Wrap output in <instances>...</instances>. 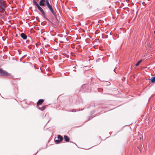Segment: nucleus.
Returning <instances> with one entry per match:
<instances>
[{
	"instance_id": "obj_1",
	"label": "nucleus",
	"mask_w": 155,
	"mask_h": 155,
	"mask_svg": "<svg viewBox=\"0 0 155 155\" xmlns=\"http://www.w3.org/2000/svg\"><path fill=\"white\" fill-rule=\"evenodd\" d=\"M32 2L33 3V5L36 6V7H37L38 10L41 12L42 15L43 16H45V13L42 8L40 7V5H39L38 2L36 1L35 0H33Z\"/></svg>"
},
{
	"instance_id": "obj_2",
	"label": "nucleus",
	"mask_w": 155,
	"mask_h": 155,
	"mask_svg": "<svg viewBox=\"0 0 155 155\" xmlns=\"http://www.w3.org/2000/svg\"><path fill=\"white\" fill-rule=\"evenodd\" d=\"M45 2H46V5L47 6L50 5L49 0H41L39 2L40 6H44L45 5Z\"/></svg>"
},
{
	"instance_id": "obj_3",
	"label": "nucleus",
	"mask_w": 155,
	"mask_h": 155,
	"mask_svg": "<svg viewBox=\"0 0 155 155\" xmlns=\"http://www.w3.org/2000/svg\"><path fill=\"white\" fill-rule=\"evenodd\" d=\"M10 74L7 72L6 71L3 70L0 68V75L2 76H8L10 75Z\"/></svg>"
},
{
	"instance_id": "obj_4",
	"label": "nucleus",
	"mask_w": 155,
	"mask_h": 155,
	"mask_svg": "<svg viewBox=\"0 0 155 155\" xmlns=\"http://www.w3.org/2000/svg\"><path fill=\"white\" fill-rule=\"evenodd\" d=\"M0 6H1V8L3 10H5L6 7V6L5 2L3 3L2 5H0Z\"/></svg>"
},
{
	"instance_id": "obj_5",
	"label": "nucleus",
	"mask_w": 155,
	"mask_h": 155,
	"mask_svg": "<svg viewBox=\"0 0 155 155\" xmlns=\"http://www.w3.org/2000/svg\"><path fill=\"white\" fill-rule=\"evenodd\" d=\"M21 37L24 39L25 40L27 38V36L24 33H21Z\"/></svg>"
},
{
	"instance_id": "obj_6",
	"label": "nucleus",
	"mask_w": 155,
	"mask_h": 155,
	"mask_svg": "<svg viewBox=\"0 0 155 155\" xmlns=\"http://www.w3.org/2000/svg\"><path fill=\"white\" fill-rule=\"evenodd\" d=\"M43 102L44 100L43 99H40L38 101L37 104L38 105H41Z\"/></svg>"
},
{
	"instance_id": "obj_7",
	"label": "nucleus",
	"mask_w": 155,
	"mask_h": 155,
	"mask_svg": "<svg viewBox=\"0 0 155 155\" xmlns=\"http://www.w3.org/2000/svg\"><path fill=\"white\" fill-rule=\"evenodd\" d=\"M64 139L67 142H68L69 141L70 139L67 136L64 135Z\"/></svg>"
},
{
	"instance_id": "obj_8",
	"label": "nucleus",
	"mask_w": 155,
	"mask_h": 155,
	"mask_svg": "<svg viewBox=\"0 0 155 155\" xmlns=\"http://www.w3.org/2000/svg\"><path fill=\"white\" fill-rule=\"evenodd\" d=\"M150 80L151 81L152 83H154L155 82V77H151Z\"/></svg>"
},
{
	"instance_id": "obj_9",
	"label": "nucleus",
	"mask_w": 155,
	"mask_h": 155,
	"mask_svg": "<svg viewBox=\"0 0 155 155\" xmlns=\"http://www.w3.org/2000/svg\"><path fill=\"white\" fill-rule=\"evenodd\" d=\"M58 140H59L60 141H61L63 139V138L61 135H59L58 136Z\"/></svg>"
},
{
	"instance_id": "obj_10",
	"label": "nucleus",
	"mask_w": 155,
	"mask_h": 155,
	"mask_svg": "<svg viewBox=\"0 0 155 155\" xmlns=\"http://www.w3.org/2000/svg\"><path fill=\"white\" fill-rule=\"evenodd\" d=\"M48 8L49 9L50 11H51V12H52V13L54 15V11L53 9L52 8V6H51L50 8Z\"/></svg>"
},
{
	"instance_id": "obj_11",
	"label": "nucleus",
	"mask_w": 155,
	"mask_h": 155,
	"mask_svg": "<svg viewBox=\"0 0 155 155\" xmlns=\"http://www.w3.org/2000/svg\"><path fill=\"white\" fill-rule=\"evenodd\" d=\"M54 141H55V143H56V144H58V143H60V142H61V141H60L59 140H56L55 139H55H54Z\"/></svg>"
},
{
	"instance_id": "obj_12",
	"label": "nucleus",
	"mask_w": 155,
	"mask_h": 155,
	"mask_svg": "<svg viewBox=\"0 0 155 155\" xmlns=\"http://www.w3.org/2000/svg\"><path fill=\"white\" fill-rule=\"evenodd\" d=\"M141 61H142L141 60L139 61H138L137 62V63L135 65L137 66H138L139 64L141 62Z\"/></svg>"
},
{
	"instance_id": "obj_13",
	"label": "nucleus",
	"mask_w": 155,
	"mask_h": 155,
	"mask_svg": "<svg viewBox=\"0 0 155 155\" xmlns=\"http://www.w3.org/2000/svg\"><path fill=\"white\" fill-rule=\"evenodd\" d=\"M5 2L4 0H0V5H2L3 3Z\"/></svg>"
},
{
	"instance_id": "obj_14",
	"label": "nucleus",
	"mask_w": 155,
	"mask_h": 155,
	"mask_svg": "<svg viewBox=\"0 0 155 155\" xmlns=\"http://www.w3.org/2000/svg\"><path fill=\"white\" fill-rule=\"evenodd\" d=\"M38 108L39 110H44V109H43V107H38Z\"/></svg>"
},
{
	"instance_id": "obj_15",
	"label": "nucleus",
	"mask_w": 155,
	"mask_h": 155,
	"mask_svg": "<svg viewBox=\"0 0 155 155\" xmlns=\"http://www.w3.org/2000/svg\"><path fill=\"white\" fill-rule=\"evenodd\" d=\"M46 107H47V106H45V105L42 107H43V108L44 110L46 108Z\"/></svg>"
},
{
	"instance_id": "obj_16",
	"label": "nucleus",
	"mask_w": 155,
	"mask_h": 155,
	"mask_svg": "<svg viewBox=\"0 0 155 155\" xmlns=\"http://www.w3.org/2000/svg\"><path fill=\"white\" fill-rule=\"evenodd\" d=\"M51 6H52L50 4L49 5H48V6H47V7L48 8H50V7H51Z\"/></svg>"
},
{
	"instance_id": "obj_17",
	"label": "nucleus",
	"mask_w": 155,
	"mask_h": 155,
	"mask_svg": "<svg viewBox=\"0 0 155 155\" xmlns=\"http://www.w3.org/2000/svg\"><path fill=\"white\" fill-rule=\"evenodd\" d=\"M2 38H3V37H2ZM3 41H5V40H4V39H3Z\"/></svg>"
}]
</instances>
